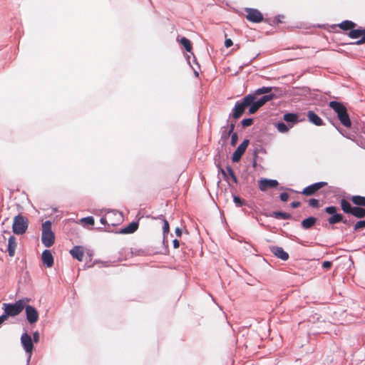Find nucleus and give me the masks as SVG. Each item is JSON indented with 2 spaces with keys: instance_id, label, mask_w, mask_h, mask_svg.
<instances>
[{
  "instance_id": "f257e3e1",
  "label": "nucleus",
  "mask_w": 365,
  "mask_h": 365,
  "mask_svg": "<svg viewBox=\"0 0 365 365\" xmlns=\"http://www.w3.org/2000/svg\"><path fill=\"white\" fill-rule=\"evenodd\" d=\"M329 106L336 113L340 123L346 128L351 126V122L346 106L341 102L330 101Z\"/></svg>"
},
{
  "instance_id": "f03ea898",
  "label": "nucleus",
  "mask_w": 365,
  "mask_h": 365,
  "mask_svg": "<svg viewBox=\"0 0 365 365\" xmlns=\"http://www.w3.org/2000/svg\"><path fill=\"white\" fill-rule=\"evenodd\" d=\"M29 301L30 299L24 298L16 301L15 303H4L3 304L4 313L8 317L17 316L24 310L25 304Z\"/></svg>"
},
{
  "instance_id": "7ed1b4c3",
  "label": "nucleus",
  "mask_w": 365,
  "mask_h": 365,
  "mask_svg": "<svg viewBox=\"0 0 365 365\" xmlns=\"http://www.w3.org/2000/svg\"><path fill=\"white\" fill-rule=\"evenodd\" d=\"M55 240L54 233L51 230V222L49 220L42 224L41 242L46 247H51Z\"/></svg>"
},
{
  "instance_id": "20e7f679",
  "label": "nucleus",
  "mask_w": 365,
  "mask_h": 365,
  "mask_svg": "<svg viewBox=\"0 0 365 365\" xmlns=\"http://www.w3.org/2000/svg\"><path fill=\"white\" fill-rule=\"evenodd\" d=\"M28 225V219L19 214L14 218L12 225L13 232L16 235H23L26 232Z\"/></svg>"
},
{
  "instance_id": "39448f33",
  "label": "nucleus",
  "mask_w": 365,
  "mask_h": 365,
  "mask_svg": "<svg viewBox=\"0 0 365 365\" xmlns=\"http://www.w3.org/2000/svg\"><path fill=\"white\" fill-rule=\"evenodd\" d=\"M255 98L254 95L246 96L241 102H237L233 109L232 116L235 119H238L241 117L245 110V108L252 102Z\"/></svg>"
},
{
  "instance_id": "423d86ee",
  "label": "nucleus",
  "mask_w": 365,
  "mask_h": 365,
  "mask_svg": "<svg viewBox=\"0 0 365 365\" xmlns=\"http://www.w3.org/2000/svg\"><path fill=\"white\" fill-rule=\"evenodd\" d=\"M246 19L253 23H260L263 21L262 14L257 9L247 8L245 9Z\"/></svg>"
},
{
  "instance_id": "0eeeda50",
  "label": "nucleus",
  "mask_w": 365,
  "mask_h": 365,
  "mask_svg": "<svg viewBox=\"0 0 365 365\" xmlns=\"http://www.w3.org/2000/svg\"><path fill=\"white\" fill-rule=\"evenodd\" d=\"M21 343L25 351L29 354V359H30L34 349L33 341L31 336L26 332L24 333L21 336Z\"/></svg>"
},
{
  "instance_id": "6e6552de",
  "label": "nucleus",
  "mask_w": 365,
  "mask_h": 365,
  "mask_svg": "<svg viewBox=\"0 0 365 365\" xmlns=\"http://www.w3.org/2000/svg\"><path fill=\"white\" fill-rule=\"evenodd\" d=\"M24 309L28 322L31 324L36 323L38 319V312L36 309L31 305H26V304H25Z\"/></svg>"
},
{
  "instance_id": "1a4fd4ad",
  "label": "nucleus",
  "mask_w": 365,
  "mask_h": 365,
  "mask_svg": "<svg viewBox=\"0 0 365 365\" xmlns=\"http://www.w3.org/2000/svg\"><path fill=\"white\" fill-rule=\"evenodd\" d=\"M327 185L326 182H318L306 187L301 193L307 196H311Z\"/></svg>"
},
{
  "instance_id": "9d476101",
  "label": "nucleus",
  "mask_w": 365,
  "mask_h": 365,
  "mask_svg": "<svg viewBox=\"0 0 365 365\" xmlns=\"http://www.w3.org/2000/svg\"><path fill=\"white\" fill-rule=\"evenodd\" d=\"M348 36L351 38H357L361 36V38L356 41L355 43H352V44L361 45L365 43V29H352L349 32Z\"/></svg>"
},
{
  "instance_id": "9b49d317",
  "label": "nucleus",
  "mask_w": 365,
  "mask_h": 365,
  "mask_svg": "<svg viewBox=\"0 0 365 365\" xmlns=\"http://www.w3.org/2000/svg\"><path fill=\"white\" fill-rule=\"evenodd\" d=\"M279 185L277 180L261 179L259 181V189L261 191H266L268 188L276 187Z\"/></svg>"
},
{
  "instance_id": "f8f14e48",
  "label": "nucleus",
  "mask_w": 365,
  "mask_h": 365,
  "mask_svg": "<svg viewBox=\"0 0 365 365\" xmlns=\"http://www.w3.org/2000/svg\"><path fill=\"white\" fill-rule=\"evenodd\" d=\"M249 143V140H244L234 152L232 160H240L242 155L245 153Z\"/></svg>"
},
{
  "instance_id": "ddd939ff",
  "label": "nucleus",
  "mask_w": 365,
  "mask_h": 365,
  "mask_svg": "<svg viewBox=\"0 0 365 365\" xmlns=\"http://www.w3.org/2000/svg\"><path fill=\"white\" fill-rule=\"evenodd\" d=\"M235 129V124L231 123L230 125V128L227 131H224L222 135V138L227 139L230 137V135L232 134L231 136V144L234 146L236 145L237 142V134L236 133H233V130Z\"/></svg>"
},
{
  "instance_id": "4468645a",
  "label": "nucleus",
  "mask_w": 365,
  "mask_h": 365,
  "mask_svg": "<svg viewBox=\"0 0 365 365\" xmlns=\"http://www.w3.org/2000/svg\"><path fill=\"white\" fill-rule=\"evenodd\" d=\"M271 252L278 258L286 261L289 258V254L282 247L273 246L270 247Z\"/></svg>"
},
{
  "instance_id": "2eb2a0df",
  "label": "nucleus",
  "mask_w": 365,
  "mask_h": 365,
  "mask_svg": "<svg viewBox=\"0 0 365 365\" xmlns=\"http://www.w3.org/2000/svg\"><path fill=\"white\" fill-rule=\"evenodd\" d=\"M42 262L47 267H51L53 264V257L50 250H45L41 255Z\"/></svg>"
},
{
  "instance_id": "dca6fc26",
  "label": "nucleus",
  "mask_w": 365,
  "mask_h": 365,
  "mask_svg": "<svg viewBox=\"0 0 365 365\" xmlns=\"http://www.w3.org/2000/svg\"><path fill=\"white\" fill-rule=\"evenodd\" d=\"M70 254L73 258L78 259V261H83L84 252L82 247L75 246L70 250Z\"/></svg>"
},
{
  "instance_id": "f3484780",
  "label": "nucleus",
  "mask_w": 365,
  "mask_h": 365,
  "mask_svg": "<svg viewBox=\"0 0 365 365\" xmlns=\"http://www.w3.org/2000/svg\"><path fill=\"white\" fill-rule=\"evenodd\" d=\"M307 118L312 123L317 126L323 125V120H322V118L318 115H317L314 111L309 110L307 113Z\"/></svg>"
},
{
  "instance_id": "a211bd4d",
  "label": "nucleus",
  "mask_w": 365,
  "mask_h": 365,
  "mask_svg": "<svg viewBox=\"0 0 365 365\" xmlns=\"http://www.w3.org/2000/svg\"><path fill=\"white\" fill-rule=\"evenodd\" d=\"M138 228V222H132L128 225L121 229L119 232L120 234H131L137 230Z\"/></svg>"
},
{
  "instance_id": "6ab92c4d",
  "label": "nucleus",
  "mask_w": 365,
  "mask_h": 365,
  "mask_svg": "<svg viewBox=\"0 0 365 365\" xmlns=\"http://www.w3.org/2000/svg\"><path fill=\"white\" fill-rule=\"evenodd\" d=\"M317 220V218L314 217H309L302 221L301 226L304 230H309L316 224Z\"/></svg>"
},
{
  "instance_id": "aec40b11",
  "label": "nucleus",
  "mask_w": 365,
  "mask_h": 365,
  "mask_svg": "<svg viewBox=\"0 0 365 365\" xmlns=\"http://www.w3.org/2000/svg\"><path fill=\"white\" fill-rule=\"evenodd\" d=\"M356 24L349 20H345L341 23L336 25L339 28H340L343 31H351V29H354Z\"/></svg>"
},
{
  "instance_id": "412c9836",
  "label": "nucleus",
  "mask_w": 365,
  "mask_h": 365,
  "mask_svg": "<svg viewBox=\"0 0 365 365\" xmlns=\"http://www.w3.org/2000/svg\"><path fill=\"white\" fill-rule=\"evenodd\" d=\"M16 247V238L11 236L8 242V253L10 257H14L15 255V250Z\"/></svg>"
},
{
  "instance_id": "4be33fe9",
  "label": "nucleus",
  "mask_w": 365,
  "mask_h": 365,
  "mask_svg": "<svg viewBox=\"0 0 365 365\" xmlns=\"http://www.w3.org/2000/svg\"><path fill=\"white\" fill-rule=\"evenodd\" d=\"M271 216L276 219L289 220L292 218V215L289 213L281 211H274L271 214Z\"/></svg>"
},
{
  "instance_id": "5701e85b",
  "label": "nucleus",
  "mask_w": 365,
  "mask_h": 365,
  "mask_svg": "<svg viewBox=\"0 0 365 365\" xmlns=\"http://www.w3.org/2000/svg\"><path fill=\"white\" fill-rule=\"evenodd\" d=\"M340 204L344 212L346 214H351L354 207H352L347 200L342 199Z\"/></svg>"
},
{
  "instance_id": "b1692460",
  "label": "nucleus",
  "mask_w": 365,
  "mask_h": 365,
  "mask_svg": "<svg viewBox=\"0 0 365 365\" xmlns=\"http://www.w3.org/2000/svg\"><path fill=\"white\" fill-rule=\"evenodd\" d=\"M351 215L357 218H363L365 217V209L360 207H354Z\"/></svg>"
},
{
  "instance_id": "393cba45",
  "label": "nucleus",
  "mask_w": 365,
  "mask_h": 365,
  "mask_svg": "<svg viewBox=\"0 0 365 365\" xmlns=\"http://www.w3.org/2000/svg\"><path fill=\"white\" fill-rule=\"evenodd\" d=\"M351 200L354 205L365 207V197L354 195L351 197Z\"/></svg>"
},
{
  "instance_id": "a878e982",
  "label": "nucleus",
  "mask_w": 365,
  "mask_h": 365,
  "mask_svg": "<svg viewBox=\"0 0 365 365\" xmlns=\"http://www.w3.org/2000/svg\"><path fill=\"white\" fill-rule=\"evenodd\" d=\"M341 220H343V215L341 214H334L332 215L329 219L328 222L330 225H334L336 223L340 222Z\"/></svg>"
},
{
  "instance_id": "bb28decb",
  "label": "nucleus",
  "mask_w": 365,
  "mask_h": 365,
  "mask_svg": "<svg viewBox=\"0 0 365 365\" xmlns=\"http://www.w3.org/2000/svg\"><path fill=\"white\" fill-rule=\"evenodd\" d=\"M275 97L274 94H268L262 96L260 98L258 101H257V103L262 107L264 106L267 101H269L272 100Z\"/></svg>"
},
{
  "instance_id": "cd10ccee",
  "label": "nucleus",
  "mask_w": 365,
  "mask_h": 365,
  "mask_svg": "<svg viewBox=\"0 0 365 365\" xmlns=\"http://www.w3.org/2000/svg\"><path fill=\"white\" fill-rule=\"evenodd\" d=\"M180 42L187 52H190L192 51V43L189 39L185 37H182Z\"/></svg>"
},
{
  "instance_id": "c85d7f7f",
  "label": "nucleus",
  "mask_w": 365,
  "mask_h": 365,
  "mask_svg": "<svg viewBox=\"0 0 365 365\" xmlns=\"http://www.w3.org/2000/svg\"><path fill=\"white\" fill-rule=\"evenodd\" d=\"M283 119L289 123H297L298 115L295 113H289L284 115Z\"/></svg>"
},
{
  "instance_id": "c756f323",
  "label": "nucleus",
  "mask_w": 365,
  "mask_h": 365,
  "mask_svg": "<svg viewBox=\"0 0 365 365\" xmlns=\"http://www.w3.org/2000/svg\"><path fill=\"white\" fill-rule=\"evenodd\" d=\"M250 106L249 112L250 114L255 113L260 107V106L255 101V98L252 100V102L248 106Z\"/></svg>"
},
{
  "instance_id": "7c9ffc66",
  "label": "nucleus",
  "mask_w": 365,
  "mask_h": 365,
  "mask_svg": "<svg viewBox=\"0 0 365 365\" xmlns=\"http://www.w3.org/2000/svg\"><path fill=\"white\" fill-rule=\"evenodd\" d=\"M155 219H162L163 221V235H165L169 232L170 227H169V223L167 220H165L163 215H160L159 217H156Z\"/></svg>"
},
{
  "instance_id": "2f4dec72",
  "label": "nucleus",
  "mask_w": 365,
  "mask_h": 365,
  "mask_svg": "<svg viewBox=\"0 0 365 365\" xmlns=\"http://www.w3.org/2000/svg\"><path fill=\"white\" fill-rule=\"evenodd\" d=\"M272 91V87H262L255 91V95L269 93Z\"/></svg>"
},
{
  "instance_id": "473e14b6",
  "label": "nucleus",
  "mask_w": 365,
  "mask_h": 365,
  "mask_svg": "<svg viewBox=\"0 0 365 365\" xmlns=\"http://www.w3.org/2000/svg\"><path fill=\"white\" fill-rule=\"evenodd\" d=\"M81 222L82 223H83V224H86V225H94V219L91 216L86 217L82 218L81 220Z\"/></svg>"
},
{
  "instance_id": "72a5a7b5",
  "label": "nucleus",
  "mask_w": 365,
  "mask_h": 365,
  "mask_svg": "<svg viewBox=\"0 0 365 365\" xmlns=\"http://www.w3.org/2000/svg\"><path fill=\"white\" fill-rule=\"evenodd\" d=\"M277 128L281 133H286L289 130L288 127L284 123H278L277 124Z\"/></svg>"
},
{
  "instance_id": "f704fd0d",
  "label": "nucleus",
  "mask_w": 365,
  "mask_h": 365,
  "mask_svg": "<svg viewBox=\"0 0 365 365\" xmlns=\"http://www.w3.org/2000/svg\"><path fill=\"white\" fill-rule=\"evenodd\" d=\"M233 201L237 207H242L245 204V201L238 196H234Z\"/></svg>"
},
{
  "instance_id": "c9c22d12",
  "label": "nucleus",
  "mask_w": 365,
  "mask_h": 365,
  "mask_svg": "<svg viewBox=\"0 0 365 365\" xmlns=\"http://www.w3.org/2000/svg\"><path fill=\"white\" fill-rule=\"evenodd\" d=\"M227 168V172H228V173H229L230 176L231 177L232 180H233V182H234L235 183H237V177L235 176V173H234V172H233V170H232V168H231L230 166H229V165H228V166H227V168Z\"/></svg>"
},
{
  "instance_id": "e433bc0d",
  "label": "nucleus",
  "mask_w": 365,
  "mask_h": 365,
  "mask_svg": "<svg viewBox=\"0 0 365 365\" xmlns=\"http://www.w3.org/2000/svg\"><path fill=\"white\" fill-rule=\"evenodd\" d=\"M309 205L314 208H318L319 207V202L317 199L312 198L309 200Z\"/></svg>"
},
{
  "instance_id": "4c0bfd02",
  "label": "nucleus",
  "mask_w": 365,
  "mask_h": 365,
  "mask_svg": "<svg viewBox=\"0 0 365 365\" xmlns=\"http://www.w3.org/2000/svg\"><path fill=\"white\" fill-rule=\"evenodd\" d=\"M337 207L335 206H329L325 208V212L329 215L336 214Z\"/></svg>"
},
{
  "instance_id": "58836bf2",
  "label": "nucleus",
  "mask_w": 365,
  "mask_h": 365,
  "mask_svg": "<svg viewBox=\"0 0 365 365\" xmlns=\"http://www.w3.org/2000/svg\"><path fill=\"white\" fill-rule=\"evenodd\" d=\"M365 227V220H360L357 222L354 227V231H357L359 229Z\"/></svg>"
},
{
  "instance_id": "ea45409f",
  "label": "nucleus",
  "mask_w": 365,
  "mask_h": 365,
  "mask_svg": "<svg viewBox=\"0 0 365 365\" xmlns=\"http://www.w3.org/2000/svg\"><path fill=\"white\" fill-rule=\"evenodd\" d=\"M241 123L243 127L250 126L253 123V119L252 118L243 119L242 120Z\"/></svg>"
},
{
  "instance_id": "a19ab883",
  "label": "nucleus",
  "mask_w": 365,
  "mask_h": 365,
  "mask_svg": "<svg viewBox=\"0 0 365 365\" xmlns=\"http://www.w3.org/2000/svg\"><path fill=\"white\" fill-rule=\"evenodd\" d=\"M280 200L282 202H287L289 199V195L286 192H282L279 195Z\"/></svg>"
},
{
  "instance_id": "79ce46f5",
  "label": "nucleus",
  "mask_w": 365,
  "mask_h": 365,
  "mask_svg": "<svg viewBox=\"0 0 365 365\" xmlns=\"http://www.w3.org/2000/svg\"><path fill=\"white\" fill-rule=\"evenodd\" d=\"M331 265H332V263L329 261H324L322 263V267L326 269H330Z\"/></svg>"
},
{
  "instance_id": "37998d69",
  "label": "nucleus",
  "mask_w": 365,
  "mask_h": 365,
  "mask_svg": "<svg viewBox=\"0 0 365 365\" xmlns=\"http://www.w3.org/2000/svg\"><path fill=\"white\" fill-rule=\"evenodd\" d=\"M233 44L232 41L230 38H227L225 41V46L227 48H230Z\"/></svg>"
},
{
  "instance_id": "c03bdc74",
  "label": "nucleus",
  "mask_w": 365,
  "mask_h": 365,
  "mask_svg": "<svg viewBox=\"0 0 365 365\" xmlns=\"http://www.w3.org/2000/svg\"><path fill=\"white\" fill-rule=\"evenodd\" d=\"M33 340L34 342L37 343L39 340V334L38 331H35L33 334Z\"/></svg>"
},
{
  "instance_id": "a18cd8bd",
  "label": "nucleus",
  "mask_w": 365,
  "mask_h": 365,
  "mask_svg": "<svg viewBox=\"0 0 365 365\" xmlns=\"http://www.w3.org/2000/svg\"><path fill=\"white\" fill-rule=\"evenodd\" d=\"M300 205H301V202H299V201H294V202H292L291 203V207H292V208H297V207H299L300 206Z\"/></svg>"
},
{
  "instance_id": "49530a36",
  "label": "nucleus",
  "mask_w": 365,
  "mask_h": 365,
  "mask_svg": "<svg viewBox=\"0 0 365 365\" xmlns=\"http://www.w3.org/2000/svg\"><path fill=\"white\" fill-rule=\"evenodd\" d=\"M9 317L4 313L0 316V324H3Z\"/></svg>"
},
{
  "instance_id": "de8ad7c7",
  "label": "nucleus",
  "mask_w": 365,
  "mask_h": 365,
  "mask_svg": "<svg viewBox=\"0 0 365 365\" xmlns=\"http://www.w3.org/2000/svg\"><path fill=\"white\" fill-rule=\"evenodd\" d=\"M173 247L175 248H178L180 247V242L177 239H175L173 240Z\"/></svg>"
},
{
  "instance_id": "09e8293b",
  "label": "nucleus",
  "mask_w": 365,
  "mask_h": 365,
  "mask_svg": "<svg viewBox=\"0 0 365 365\" xmlns=\"http://www.w3.org/2000/svg\"><path fill=\"white\" fill-rule=\"evenodd\" d=\"M175 233H176V235H177L178 237H181V235H182V230H181V229H180V228H179V227H177V228L175 229Z\"/></svg>"
},
{
  "instance_id": "8fccbe9b",
  "label": "nucleus",
  "mask_w": 365,
  "mask_h": 365,
  "mask_svg": "<svg viewBox=\"0 0 365 365\" xmlns=\"http://www.w3.org/2000/svg\"><path fill=\"white\" fill-rule=\"evenodd\" d=\"M101 223L103 224V225H106L107 223V220H106V217H101Z\"/></svg>"
},
{
  "instance_id": "3c124183",
  "label": "nucleus",
  "mask_w": 365,
  "mask_h": 365,
  "mask_svg": "<svg viewBox=\"0 0 365 365\" xmlns=\"http://www.w3.org/2000/svg\"><path fill=\"white\" fill-rule=\"evenodd\" d=\"M221 173H222V175H224L225 176L226 175V173L225 172V170L222 169V168H220Z\"/></svg>"
},
{
  "instance_id": "603ef678",
  "label": "nucleus",
  "mask_w": 365,
  "mask_h": 365,
  "mask_svg": "<svg viewBox=\"0 0 365 365\" xmlns=\"http://www.w3.org/2000/svg\"><path fill=\"white\" fill-rule=\"evenodd\" d=\"M341 222H342L344 224H348L347 220H346V219L344 220V218H343V220H341Z\"/></svg>"
},
{
  "instance_id": "864d4df0",
  "label": "nucleus",
  "mask_w": 365,
  "mask_h": 365,
  "mask_svg": "<svg viewBox=\"0 0 365 365\" xmlns=\"http://www.w3.org/2000/svg\"><path fill=\"white\" fill-rule=\"evenodd\" d=\"M256 165H257V161L254 160L253 161V166L255 167Z\"/></svg>"
},
{
  "instance_id": "5fc2aeb1",
  "label": "nucleus",
  "mask_w": 365,
  "mask_h": 365,
  "mask_svg": "<svg viewBox=\"0 0 365 365\" xmlns=\"http://www.w3.org/2000/svg\"><path fill=\"white\" fill-rule=\"evenodd\" d=\"M284 189H285V188H284V187H282L280 188V190H284Z\"/></svg>"
}]
</instances>
